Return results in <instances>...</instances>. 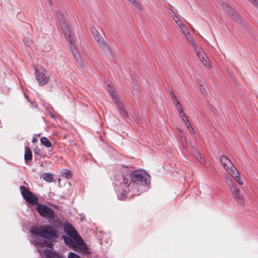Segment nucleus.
Listing matches in <instances>:
<instances>
[{"instance_id":"nucleus-20","label":"nucleus","mask_w":258,"mask_h":258,"mask_svg":"<svg viewBox=\"0 0 258 258\" xmlns=\"http://www.w3.org/2000/svg\"><path fill=\"white\" fill-rule=\"evenodd\" d=\"M133 5L136 10L142 11L143 6L138 0H127Z\"/></svg>"},{"instance_id":"nucleus-29","label":"nucleus","mask_w":258,"mask_h":258,"mask_svg":"<svg viewBox=\"0 0 258 258\" xmlns=\"http://www.w3.org/2000/svg\"><path fill=\"white\" fill-rule=\"evenodd\" d=\"M56 17L60 21H62L64 18L63 16L59 12H56Z\"/></svg>"},{"instance_id":"nucleus-5","label":"nucleus","mask_w":258,"mask_h":258,"mask_svg":"<svg viewBox=\"0 0 258 258\" xmlns=\"http://www.w3.org/2000/svg\"><path fill=\"white\" fill-rule=\"evenodd\" d=\"M62 237L68 245L74 248H79L84 254L89 253L85 243L78 232L69 236H63Z\"/></svg>"},{"instance_id":"nucleus-37","label":"nucleus","mask_w":258,"mask_h":258,"mask_svg":"<svg viewBox=\"0 0 258 258\" xmlns=\"http://www.w3.org/2000/svg\"><path fill=\"white\" fill-rule=\"evenodd\" d=\"M185 124L186 125V126H187V127L188 128V130H189V128H190V127H192L191 126V123H190L189 122H188L187 123H186V124Z\"/></svg>"},{"instance_id":"nucleus-11","label":"nucleus","mask_w":258,"mask_h":258,"mask_svg":"<svg viewBox=\"0 0 258 258\" xmlns=\"http://www.w3.org/2000/svg\"><path fill=\"white\" fill-rule=\"evenodd\" d=\"M108 88L107 89L109 93H110L111 96L112 97V99H113L114 102L116 104V105L118 107L119 113L123 117H124V118L127 117L128 116L127 113L126 112V111L124 109V108H123V106H122L121 102H120L119 99L115 96V93H114L113 90L112 89V88L110 87V85H108Z\"/></svg>"},{"instance_id":"nucleus-36","label":"nucleus","mask_w":258,"mask_h":258,"mask_svg":"<svg viewBox=\"0 0 258 258\" xmlns=\"http://www.w3.org/2000/svg\"><path fill=\"white\" fill-rule=\"evenodd\" d=\"M188 131L190 133H191L192 134H196L195 131H194V128L192 127H190V128H189L188 130Z\"/></svg>"},{"instance_id":"nucleus-14","label":"nucleus","mask_w":258,"mask_h":258,"mask_svg":"<svg viewBox=\"0 0 258 258\" xmlns=\"http://www.w3.org/2000/svg\"><path fill=\"white\" fill-rule=\"evenodd\" d=\"M103 44L99 45V47L101 49L102 52L104 54L107 59H111L113 58L112 54L111 52V48L107 43L105 41Z\"/></svg>"},{"instance_id":"nucleus-19","label":"nucleus","mask_w":258,"mask_h":258,"mask_svg":"<svg viewBox=\"0 0 258 258\" xmlns=\"http://www.w3.org/2000/svg\"><path fill=\"white\" fill-rule=\"evenodd\" d=\"M24 158L26 162L28 161H31L32 159V152L28 147H26L25 148Z\"/></svg>"},{"instance_id":"nucleus-6","label":"nucleus","mask_w":258,"mask_h":258,"mask_svg":"<svg viewBox=\"0 0 258 258\" xmlns=\"http://www.w3.org/2000/svg\"><path fill=\"white\" fill-rule=\"evenodd\" d=\"M220 161L223 166L236 182L240 185H243V182L240 179V174L231 161L226 156L222 155L220 157Z\"/></svg>"},{"instance_id":"nucleus-23","label":"nucleus","mask_w":258,"mask_h":258,"mask_svg":"<svg viewBox=\"0 0 258 258\" xmlns=\"http://www.w3.org/2000/svg\"><path fill=\"white\" fill-rule=\"evenodd\" d=\"M61 174L63 177H64L67 179H70L72 177L71 172L66 169H63L62 170Z\"/></svg>"},{"instance_id":"nucleus-43","label":"nucleus","mask_w":258,"mask_h":258,"mask_svg":"<svg viewBox=\"0 0 258 258\" xmlns=\"http://www.w3.org/2000/svg\"><path fill=\"white\" fill-rule=\"evenodd\" d=\"M172 95H173L174 100L176 101V102H177V101H178V100H177L176 97L173 94V93H172Z\"/></svg>"},{"instance_id":"nucleus-1","label":"nucleus","mask_w":258,"mask_h":258,"mask_svg":"<svg viewBox=\"0 0 258 258\" xmlns=\"http://www.w3.org/2000/svg\"><path fill=\"white\" fill-rule=\"evenodd\" d=\"M151 181V177L146 172L142 169L135 170L122 176L118 180L119 186L124 192L132 191L135 194L134 191L130 188V186H134L135 184L140 185H148Z\"/></svg>"},{"instance_id":"nucleus-18","label":"nucleus","mask_w":258,"mask_h":258,"mask_svg":"<svg viewBox=\"0 0 258 258\" xmlns=\"http://www.w3.org/2000/svg\"><path fill=\"white\" fill-rule=\"evenodd\" d=\"M64 230L68 236L77 233V231L75 230V229L69 224L66 225L64 226Z\"/></svg>"},{"instance_id":"nucleus-8","label":"nucleus","mask_w":258,"mask_h":258,"mask_svg":"<svg viewBox=\"0 0 258 258\" xmlns=\"http://www.w3.org/2000/svg\"><path fill=\"white\" fill-rule=\"evenodd\" d=\"M20 189L23 198L31 205L37 206L39 204L38 197L29 191L25 186H20Z\"/></svg>"},{"instance_id":"nucleus-16","label":"nucleus","mask_w":258,"mask_h":258,"mask_svg":"<svg viewBox=\"0 0 258 258\" xmlns=\"http://www.w3.org/2000/svg\"><path fill=\"white\" fill-rule=\"evenodd\" d=\"M176 133L180 138L183 148H186L187 142L183 130L181 128H177Z\"/></svg>"},{"instance_id":"nucleus-10","label":"nucleus","mask_w":258,"mask_h":258,"mask_svg":"<svg viewBox=\"0 0 258 258\" xmlns=\"http://www.w3.org/2000/svg\"><path fill=\"white\" fill-rule=\"evenodd\" d=\"M35 77L40 85L43 86L45 85L49 80V77L44 69L40 68L35 69Z\"/></svg>"},{"instance_id":"nucleus-25","label":"nucleus","mask_w":258,"mask_h":258,"mask_svg":"<svg viewBox=\"0 0 258 258\" xmlns=\"http://www.w3.org/2000/svg\"><path fill=\"white\" fill-rule=\"evenodd\" d=\"M197 84L199 88L201 93L205 95L206 94V88L204 87L202 82L200 81H199L198 82H197Z\"/></svg>"},{"instance_id":"nucleus-13","label":"nucleus","mask_w":258,"mask_h":258,"mask_svg":"<svg viewBox=\"0 0 258 258\" xmlns=\"http://www.w3.org/2000/svg\"><path fill=\"white\" fill-rule=\"evenodd\" d=\"M231 189L232 190V194L234 198L240 205H243L244 204L243 196L241 194L240 189L236 186L231 187Z\"/></svg>"},{"instance_id":"nucleus-9","label":"nucleus","mask_w":258,"mask_h":258,"mask_svg":"<svg viewBox=\"0 0 258 258\" xmlns=\"http://www.w3.org/2000/svg\"><path fill=\"white\" fill-rule=\"evenodd\" d=\"M36 210L40 215L45 219H53L54 218V211L44 205L39 203L37 206Z\"/></svg>"},{"instance_id":"nucleus-27","label":"nucleus","mask_w":258,"mask_h":258,"mask_svg":"<svg viewBox=\"0 0 258 258\" xmlns=\"http://www.w3.org/2000/svg\"><path fill=\"white\" fill-rule=\"evenodd\" d=\"M68 258H81L78 254L74 252H70L68 254Z\"/></svg>"},{"instance_id":"nucleus-38","label":"nucleus","mask_w":258,"mask_h":258,"mask_svg":"<svg viewBox=\"0 0 258 258\" xmlns=\"http://www.w3.org/2000/svg\"><path fill=\"white\" fill-rule=\"evenodd\" d=\"M37 142V139L36 137H33V138H32V142L33 143H35Z\"/></svg>"},{"instance_id":"nucleus-33","label":"nucleus","mask_w":258,"mask_h":258,"mask_svg":"<svg viewBox=\"0 0 258 258\" xmlns=\"http://www.w3.org/2000/svg\"><path fill=\"white\" fill-rule=\"evenodd\" d=\"M183 122L186 124L188 122H189L188 119L187 117V116H184L183 118H182Z\"/></svg>"},{"instance_id":"nucleus-22","label":"nucleus","mask_w":258,"mask_h":258,"mask_svg":"<svg viewBox=\"0 0 258 258\" xmlns=\"http://www.w3.org/2000/svg\"><path fill=\"white\" fill-rule=\"evenodd\" d=\"M40 142L42 145L45 146L46 148H50L52 146L51 143L45 137H42L40 139Z\"/></svg>"},{"instance_id":"nucleus-2","label":"nucleus","mask_w":258,"mask_h":258,"mask_svg":"<svg viewBox=\"0 0 258 258\" xmlns=\"http://www.w3.org/2000/svg\"><path fill=\"white\" fill-rule=\"evenodd\" d=\"M179 27L182 33L186 36L187 41L190 43L191 46L193 47L195 53L199 58L200 61L205 67L210 68L211 66L209 62L207 55L204 52L203 48L199 46L197 43L192 39L189 35V32L187 31V27L184 24L181 25Z\"/></svg>"},{"instance_id":"nucleus-15","label":"nucleus","mask_w":258,"mask_h":258,"mask_svg":"<svg viewBox=\"0 0 258 258\" xmlns=\"http://www.w3.org/2000/svg\"><path fill=\"white\" fill-rule=\"evenodd\" d=\"M191 153L194 157L198 160L201 164H205L206 163V161L205 159L203 157L201 154L197 151L196 148L195 147H192Z\"/></svg>"},{"instance_id":"nucleus-26","label":"nucleus","mask_w":258,"mask_h":258,"mask_svg":"<svg viewBox=\"0 0 258 258\" xmlns=\"http://www.w3.org/2000/svg\"><path fill=\"white\" fill-rule=\"evenodd\" d=\"M172 19L174 20V21L175 22V23L180 27L181 25L183 24L181 22V21L179 20V19L175 15L172 16Z\"/></svg>"},{"instance_id":"nucleus-7","label":"nucleus","mask_w":258,"mask_h":258,"mask_svg":"<svg viewBox=\"0 0 258 258\" xmlns=\"http://www.w3.org/2000/svg\"><path fill=\"white\" fill-rule=\"evenodd\" d=\"M20 189L23 198L31 205L37 206L39 204L38 197L29 191L25 186H20Z\"/></svg>"},{"instance_id":"nucleus-3","label":"nucleus","mask_w":258,"mask_h":258,"mask_svg":"<svg viewBox=\"0 0 258 258\" xmlns=\"http://www.w3.org/2000/svg\"><path fill=\"white\" fill-rule=\"evenodd\" d=\"M63 29L64 31L66 39L69 42L70 47L72 51V53L76 59L78 67L81 68H84L85 66L84 61L81 58L80 55L78 54L76 47L75 41L76 40V37L73 32V29L70 26L68 28L66 25L64 26V27H63Z\"/></svg>"},{"instance_id":"nucleus-21","label":"nucleus","mask_w":258,"mask_h":258,"mask_svg":"<svg viewBox=\"0 0 258 258\" xmlns=\"http://www.w3.org/2000/svg\"><path fill=\"white\" fill-rule=\"evenodd\" d=\"M42 178L47 182H51L53 181V175L49 173H44L41 175Z\"/></svg>"},{"instance_id":"nucleus-39","label":"nucleus","mask_w":258,"mask_h":258,"mask_svg":"<svg viewBox=\"0 0 258 258\" xmlns=\"http://www.w3.org/2000/svg\"><path fill=\"white\" fill-rule=\"evenodd\" d=\"M177 110H178V112H179V114L181 113H183V109L182 108V107L178 108Z\"/></svg>"},{"instance_id":"nucleus-17","label":"nucleus","mask_w":258,"mask_h":258,"mask_svg":"<svg viewBox=\"0 0 258 258\" xmlns=\"http://www.w3.org/2000/svg\"><path fill=\"white\" fill-rule=\"evenodd\" d=\"M43 253L47 258H62L59 254L49 249H45Z\"/></svg>"},{"instance_id":"nucleus-28","label":"nucleus","mask_w":258,"mask_h":258,"mask_svg":"<svg viewBox=\"0 0 258 258\" xmlns=\"http://www.w3.org/2000/svg\"><path fill=\"white\" fill-rule=\"evenodd\" d=\"M39 244L43 246H48L50 247V244L49 243V242L45 240H43L42 242H40L39 243Z\"/></svg>"},{"instance_id":"nucleus-34","label":"nucleus","mask_w":258,"mask_h":258,"mask_svg":"<svg viewBox=\"0 0 258 258\" xmlns=\"http://www.w3.org/2000/svg\"><path fill=\"white\" fill-rule=\"evenodd\" d=\"M79 5L82 6L85 4V0H77Z\"/></svg>"},{"instance_id":"nucleus-42","label":"nucleus","mask_w":258,"mask_h":258,"mask_svg":"<svg viewBox=\"0 0 258 258\" xmlns=\"http://www.w3.org/2000/svg\"><path fill=\"white\" fill-rule=\"evenodd\" d=\"M50 49V46L48 45V46L46 47V48L44 49V50L46 51H48Z\"/></svg>"},{"instance_id":"nucleus-24","label":"nucleus","mask_w":258,"mask_h":258,"mask_svg":"<svg viewBox=\"0 0 258 258\" xmlns=\"http://www.w3.org/2000/svg\"><path fill=\"white\" fill-rule=\"evenodd\" d=\"M94 37L95 40L97 41L98 45L100 44L102 45L103 44L102 43L104 41V39L101 36V35H100V33H99V34H98Z\"/></svg>"},{"instance_id":"nucleus-4","label":"nucleus","mask_w":258,"mask_h":258,"mask_svg":"<svg viewBox=\"0 0 258 258\" xmlns=\"http://www.w3.org/2000/svg\"><path fill=\"white\" fill-rule=\"evenodd\" d=\"M32 235L43 237L47 239H51L56 237L54 226L44 225L39 227L33 226L30 230Z\"/></svg>"},{"instance_id":"nucleus-44","label":"nucleus","mask_w":258,"mask_h":258,"mask_svg":"<svg viewBox=\"0 0 258 258\" xmlns=\"http://www.w3.org/2000/svg\"><path fill=\"white\" fill-rule=\"evenodd\" d=\"M134 89L137 92L139 91V88L138 86H137L136 87H134Z\"/></svg>"},{"instance_id":"nucleus-46","label":"nucleus","mask_w":258,"mask_h":258,"mask_svg":"<svg viewBox=\"0 0 258 258\" xmlns=\"http://www.w3.org/2000/svg\"><path fill=\"white\" fill-rule=\"evenodd\" d=\"M35 154H36V153H37V151H36V150H35V152H34Z\"/></svg>"},{"instance_id":"nucleus-47","label":"nucleus","mask_w":258,"mask_h":258,"mask_svg":"<svg viewBox=\"0 0 258 258\" xmlns=\"http://www.w3.org/2000/svg\"><path fill=\"white\" fill-rule=\"evenodd\" d=\"M116 185H117V184H118V182H117V181H116Z\"/></svg>"},{"instance_id":"nucleus-32","label":"nucleus","mask_w":258,"mask_h":258,"mask_svg":"<svg viewBox=\"0 0 258 258\" xmlns=\"http://www.w3.org/2000/svg\"><path fill=\"white\" fill-rule=\"evenodd\" d=\"M25 44L27 46H30L31 44V42L30 41L28 38H25Z\"/></svg>"},{"instance_id":"nucleus-40","label":"nucleus","mask_w":258,"mask_h":258,"mask_svg":"<svg viewBox=\"0 0 258 258\" xmlns=\"http://www.w3.org/2000/svg\"><path fill=\"white\" fill-rule=\"evenodd\" d=\"M179 116L180 117L182 118H183L184 116H186V114L184 113V112H183V113H181L179 114Z\"/></svg>"},{"instance_id":"nucleus-41","label":"nucleus","mask_w":258,"mask_h":258,"mask_svg":"<svg viewBox=\"0 0 258 258\" xmlns=\"http://www.w3.org/2000/svg\"><path fill=\"white\" fill-rule=\"evenodd\" d=\"M136 121L138 122V123H140V122L141 121V119L140 116H137L136 118Z\"/></svg>"},{"instance_id":"nucleus-45","label":"nucleus","mask_w":258,"mask_h":258,"mask_svg":"<svg viewBox=\"0 0 258 258\" xmlns=\"http://www.w3.org/2000/svg\"><path fill=\"white\" fill-rule=\"evenodd\" d=\"M47 1V2L50 5H51L52 4V2H51V0H46Z\"/></svg>"},{"instance_id":"nucleus-31","label":"nucleus","mask_w":258,"mask_h":258,"mask_svg":"<svg viewBox=\"0 0 258 258\" xmlns=\"http://www.w3.org/2000/svg\"><path fill=\"white\" fill-rule=\"evenodd\" d=\"M252 5L258 7V0H249Z\"/></svg>"},{"instance_id":"nucleus-35","label":"nucleus","mask_w":258,"mask_h":258,"mask_svg":"<svg viewBox=\"0 0 258 258\" xmlns=\"http://www.w3.org/2000/svg\"><path fill=\"white\" fill-rule=\"evenodd\" d=\"M175 107L177 109H178V108L182 107L181 104L179 103L178 101H177V102H176Z\"/></svg>"},{"instance_id":"nucleus-12","label":"nucleus","mask_w":258,"mask_h":258,"mask_svg":"<svg viewBox=\"0 0 258 258\" xmlns=\"http://www.w3.org/2000/svg\"><path fill=\"white\" fill-rule=\"evenodd\" d=\"M222 7L232 17V19L237 23H241V21L239 16L234 11L232 8L226 2L221 0L219 1Z\"/></svg>"},{"instance_id":"nucleus-30","label":"nucleus","mask_w":258,"mask_h":258,"mask_svg":"<svg viewBox=\"0 0 258 258\" xmlns=\"http://www.w3.org/2000/svg\"><path fill=\"white\" fill-rule=\"evenodd\" d=\"M91 31L92 34L94 36L99 34V32L96 30V29L95 27L91 28Z\"/></svg>"}]
</instances>
